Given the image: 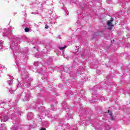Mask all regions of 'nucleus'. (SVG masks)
Instances as JSON below:
<instances>
[{"mask_svg":"<svg viewBox=\"0 0 130 130\" xmlns=\"http://www.w3.org/2000/svg\"><path fill=\"white\" fill-rule=\"evenodd\" d=\"M10 34V32L8 31L7 30H5L4 33V36H8Z\"/></svg>","mask_w":130,"mask_h":130,"instance_id":"6","label":"nucleus"},{"mask_svg":"<svg viewBox=\"0 0 130 130\" xmlns=\"http://www.w3.org/2000/svg\"><path fill=\"white\" fill-rule=\"evenodd\" d=\"M15 60L17 62V64H18V63H19V61L17 59H15Z\"/></svg>","mask_w":130,"mask_h":130,"instance_id":"13","label":"nucleus"},{"mask_svg":"<svg viewBox=\"0 0 130 130\" xmlns=\"http://www.w3.org/2000/svg\"><path fill=\"white\" fill-rule=\"evenodd\" d=\"M8 83L9 85H10L11 86L13 84V80H9L8 81Z\"/></svg>","mask_w":130,"mask_h":130,"instance_id":"7","label":"nucleus"},{"mask_svg":"<svg viewBox=\"0 0 130 130\" xmlns=\"http://www.w3.org/2000/svg\"><path fill=\"white\" fill-rule=\"evenodd\" d=\"M110 116L112 120H114V117L113 116H112V114H110Z\"/></svg>","mask_w":130,"mask_h":130,"instance_id":"10","label":"nucleus"},{"mask_svg":"<svg viewBox=\"0 0 130 130\" xmlns=\"http://www.w3.org/2000/svg\"><path fill=\"white\" fill-rule=\"evenodd\" d=\"M2 46H3V42H1L0 41V50H2Z\"/></svg>","mask_w":130,"mask_h":130,"instance_id":"11","label":"nucleus"},{"mask_svg":"<svg viewBox=\"0 0 130 130\" xmlns=\"http://www.w3.org/2000/svg\"><path fill=\"white\" fill-rule=\"evenodd\" d=\"M46 129H45V128H42V129L41 130H46Z\"/></svg>","mask_w":130,"mask_h":130,"instance_id":"15","label":"nucleus"},{"mask_svg":"<svg viewBox=\"0 0 130 130\" xmlns=\"http://www.w3.org/2000/svg\"><path fill=\"white\" fill-rule=\"evenodd\" d=\"M112 22H113V18H111L110 20L108 21L107 25L108 26L109 30H112V27L113 24H112Z\"/></svg>","mask_w":130,"mask_h":130,"instance_id":"2","label":"nucleus"},{"mask_svg":"<svg viewBox=\"0 0 130 130\" xmlns=\"http://www.w3.org/2000/svg\"><path fill=\"white\" fill-rule=\"evenodd\" d=\"M66 118H67V119H71V118H73V115L72 114H69L66 116Z\"/></svg>","mask_w":130,"mask_h":130,"instance_id":"4","label":"nucleus"},{"mask_svg":"<svg viewBox=\"0 0 130 130\" xmlns=\"http://www.w3.org/2000/svg\"><path fill=\"white\" fill-rule=\"evenodd\" d=\"M113 41L114 42V40H113Z\"/></svg>","mask_w":130,"mask_h":130,"instance_id":"17","label":"nucleus"},{"mask_svg":"<svg viewBox=\"0 0 130 130\" xmlns=\"http://www.w3.org/2000/svg\"><path fill=\"white\" fill-rule=\"evenodd\" d=\"M38 63V62H36L34 64L36 67V66H37Z\"/></svg>","mask_w":130,"mask_h":130,"instance_id":"14","label":"nucleus"},{"mask_svg":"<svg viewBox=\"0 0 130 130\" xmlns=\"http://www.w3.org/2000/svg\"><path fill=\"white\" fill-rule=\"evenodd\" d=\"M8 119H9V118L8 117V116H5L4 117H2L1 121H4L5 122H6V121H8Z\"/></svg>","mask_w":130,"mask_h":130,"instance_id":"3","label":"nucleus"},{"mask_svg":"<svg viewBox=\"0 0 130 130\" xmlns=\"http://www.w3.org/2000/svg\"><path fill=\"white\" fill-rule=\"evenodd\" d=\"M10 48L13 50L14 54H15V52L19 50V45H15L13 46V45H11Z\"/></svg>","mask_w":130,"mask_h":130,"instance_id":"1","label":"nucleus"},{"mask_svg":"<svg viewBox=\"0 0 130 130\" xmlns=\"http://www.w3.org/2000/svg\"><path fill=\"white\" fill-rule=\"evenodd\" d=\"M64 48H67V46H64V47H59V49H60V50H63Z\"/></svg>","mask_w":130,"mask_h":130,"instance_id":"8","label":"nucleus"},{"mask_svg":"<svg viewBox=\"0 0 130 130\" xmlns=\"http://www.w3.org/2000/svg\"><path fill=\"white\" fill-rule=\"evenodd\" d=\"M92 101H91L90 102H92Z\"/></svg>","mask_w":130,"mask_h":130,"instance_id":"18","label":"nucleus"},{"mask_svg":"<svg viewBox=\"0 0 130 130\" xmlns=\"http://www.w3.org/2000/svg\"><path fill=\"white\" fill-rule=\"evenodd\" d=\"M25 101H29V99H25Z\"/></svg>","mask_w":130,"mask_h":130,"instance_id":"16","label":"nucleus"},{"mask_svg":"<svg viewBox=\"0 0 130 130\" xmlns=\"http://www.w3.org/2000/svg\"><path fill=\"white\" fill-rule=\"evenodd\" d=\"M45 29H48V28H49L48 25L47 24H46V25H45Z\"/></svg>","mask_w":130,"mask_h":130,"instance_id":"12","label":"nucleus"},{"mask_svg":"<svg viewBox=\"0 0 130 130\" xmlns=\"http://www.w3.org/2000/svg\"><path fill=\"white\" fill-rule=\"evenodd\" d=\"M63 70L66 73H70V69H69V68H68V67H64L63 68Z\"/></svg>","mask_w":130,"mask_h":130,"instance_id":"5","label":"nucleus"},{"mask_svg":"<svg viewBox=\"0 0 130 130\" xmlns=\"http://www.w3.org/2000/svg\"><path fill=\"white\" fill-rule=\"evenodd\" d=\"M29 31H30V28L28 27H26L25 28V32H29Z\"/></svg>","mask_w":130,"mask_h":130,"instance_id":"9","label":"nucleus"}]
</instances>
